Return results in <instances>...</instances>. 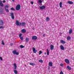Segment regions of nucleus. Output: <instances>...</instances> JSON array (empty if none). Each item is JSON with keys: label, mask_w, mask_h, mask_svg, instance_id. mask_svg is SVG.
I'll return each mask as SVG.
<instances>
[{"label": "nucleus", "mask_w": 74, "mask_h": 74, "mask_svg": "<svg viewBox=\"0 0 74 74\" xmlns=\"http://www.w3.org/2000/svg\"><path fill=\"white\" fill-rule=\"evenodd\" d=\"M38 2H39V3H42V1H41V0H39Z\"/></svg>", "instance_id": "4c0bfd02"}, {"label": "nucleus", "mask_w": 74, "mask_h": 74, "mask_svg": "<svg viewBox=\"0 0 74 74\" xmlns=\"http://www.w3.org/2000/svg\"><path fill=\"white\" fill-rule=\"evenodd\" d=\"M26 25V23L25 22L19 23V26H25Z\"/></svg>", "instance_id": "f257e3e1"}, {"label": "nucleus", "mask_w": 74, "mask_h": 74, "mask_svg": "<svg viewBox=\"0 0 74 74\" xmlns=\"http://www.w3.org/2000/svg\"><path fill=\"white\" fill-rule=\"evenodd\" d=\"M60 66L62 67V66H63V64H60Z\"/></svg>", "instance_id": "ea45409f"}, {"label": "nucleus", "mask_w": 74, "mask_h": 74, "mask_svg": "<svg viewBox=\"0 0 74 74\" xmlns=\"http://www.w3.org/2000/svg\"><path fill=\"white\" fill-rule=\"evenodd\" d=\"M54 67H53V68H54Z\"/></svg>", "instance_id": "6e6d98bb"}, {"label": "nucleus", "mask_w": 74, "mask_h": 74, "mask_svg": "<svg viewBox=\"0 0 74 74\" xmlns=\"http://www.w3.org/2000/svg\"><path fill=\"white\" fill-rule=\"evenodd\" d=\"M67 40H70L71 39V37L70 36H68L67 38Z\"/></svg>", "instance_id": "393cba45"}, {"label": "nucleus", "mask_w": 74, "mask_h": 74, "mask_svg": "<svg viewBox=\"0 0 74 74\" xmlns=\"http://www.w3.org/2000/svg\"><path fill=\"white\" fill-rule=\"evenodd\" d=\"M4 14V12L2 8H0V14Z\"/></svg>", "instance_id": "39448f33"}, {"label": "nucleus", "mask_w": 74, "mask_h": 74, "mask_svg": "<svg viewBox=\"0 0 74 74\" xmlns=\"http://www.w3.org/2000/svg\"><path fill=\"white\" fill-rule=\"evenodd\" d=\"M12 53L14 55H19V53L18 52H16V50L13 51Z\"/></svg>", "instance_id": "7ed1b4c3"}, {"label": "nucleus", "mask_w": 74, "mask_h": 74, "mask_svg": "<svg viewBox=\"0 0 74 74\" xmlns=\"http://www.w3.org/2000/svg\"><path fill=\"white\" fill-rule=\"evenodd\" d=\"M67 68L69 70H71V68L69 66H67Z\"/></svg>", "instance_id": "4be33fe9"}, {"label": "nucleus", "mask_w": 74, "mask_h": 74, "mask_svg": "<svg viewBox=\"0 0 74 74\" xmlns=\"http://www.w3.org/2000/svg\"><path fill=\"white\" fill-rule=\"evenodd\" d=\"M39 62L40 63H42L43 62V60H39Z\"/></svg>", "instance_id": "c85d7f7f"}, {"label": "nucleus", "mask_w": 74, "mask_h": 74, "mask_svg": "<svg viewBox=\"0 0 74 74\" xmlns=\"http://www.w3.org/2000/svg\"><path fill=\"white\" fill-rule=\"evenodd\" d=\"M60 48H61V49L62 50H64V48L63 45H61L60 46Z\"/></svg>", "instance_id": "2eb2a0df"}, {"label": "nucleus", "mask_w": 74, "mask_h": 74, "mask_svg": "<svg viewBox=\"0 0 74 74\" xmlns=\"http://www.w3.org/2000/svg\"><path fill=\"white\" fill-rule=\"evenodd\" d=\"M14 70H16V68H17V66H16V64H14Z\"/></svg>", "instance_id": "6e6552de"}, {"label": "nucleus", "mask_w": 74, "mask_h": 74, "mask_svg": "<svg viewBox=\"0 0 74 74\" xmlns=\"http://www.w3.org/2000/svg\"><path fill=\"white\" fill-rule=\"evenodd\" d=\"M20 47L21 48H23L25 47V46H23V45H21Z\"/></svg>", "instance_id": "cd10ccee"}, {"label": "nucleus", "mask_w": 74, "mask_h": 74, "mask_svg": "<svg viewBox=\"0 0 74 74\" xmlns=\"http://www.w3.org/2000/svg\"><path fill=\"white\" fill-rule=\"evenodd\" d=\"M3 28H4V27L2 26L0 27V29H3Z\"/></svg>", "instance_id": "37998d69"}, {"label": "nucleus", "mask_w": 74, "mask_h": 74, "mask_svg": "<svg viewBox=\"0 0 74 74\" xmlns=\"http://www.w3.org/2000/svg\"><path fill=\"white\" fill-rule=\"evenodd\" d=\"M47 55H49V50H48V49H47Z\"/></svg>", "instance_id": "bb28decb"}, {"label": "nucleus", "mask_w": 74, "mask_h": 74, "mask_svg": "<svg viewBox=\"0 0 74 74\" xmlns=\"http://www.w3.org/2000/svg\"><path fill=\"white\" fill-rule=\"evenodd\" d=\"M57 44L58 45H59V44L58 43H57Z\"/></svg>", "instance_id": "603ef678"}, {"label": "nucleus", "mask_w": 74, "mask_h": 74, "mask_svg": "<svg viewBox=\"0 0 74 74\" xmlns=\"http://www.w3.org/2000/svg\"><path fill=\"white\" fill-rule=\"evenodd\" d=\"M20 38L21 40H23V38L22 36L20 37Z\"/></svg>", "instance_id": "2f4dec72"}, {"label": "nucleus", "mask_w": 74, "mask_h": 74, "mask_svg": "<svg viewBox=\"0 0 74 74\" xmlns=\"http://www.w3.org/2000/svg\"><path fill=\"white\" fill-rule=\"evenodd\" d=\"M0 5L1 7H3L4 6L3 4H2V1H0Z\"/></svg>", "instance_id": "f3484780"}, {"label": "nucleus", "mask_w": 74, "mask_h": 74, "mask_svg": "<svg viewBox=\"0 0 74 74\" xmlns=\"http://www.w3.org/2000/svg\"><path fill=\"white\" fill-rule=\"evenodd\" d=\"M65 61L67 64H69V63H70V61H69L68 59H65Z\"/></svg>", "instance_id": "0eeeda50"}, {"label": "nucleus", "mask_w": 74, "mask_h": 74, "mask_svg": "<svg viewBox=\"0 0 74 74\" xmlns=\"http://www.w3.org/2000/svg\"><path fill=\"white\" fill-rule=\"evenodd\" d=\"M5 9V10L7 12H9V10H8V9Z\"/></svg>", "instance_id": "7c9ffc66"}, {"label": "nucleus", "mask_w": 74, "mask_h": 74, "mask_svg": "<svg viewBox=\"0 0 74 74\" xmlns=\"http://www.w3.org/2000/svg\"><path fill=\"white\" fill-rule=\"evenodd\" d=\"M46 21H49V18L48 17L46 18Z\"/></svg>", "instance_id": "c756f323"}, {"label": "nucleus", "mask_w": 74, "mask_h": 74, "mask_svg": "<svg viewBox=\"0 0 74 74\" xmlns=\"http://www.w3.org/2000/svg\"><path fill=\"white\" fill-rule=\"evenodd\" d=\"M60 41L61 43H62V44H64L66 43V42L62 40H61Z\"/></svg>", "instance_id": "4468645a"}, {"label": "nucleus", "mask_w": 74, "mask_h": 74, "mask_svg": "<svg viewBox=\"0 0 74 74\" xmlns=\"http://www.w3.org/2000/svg\"><path fill=\"white\" fill-rule=\"evenodd\" d=\"M29 38H26L25 39V41L26 42H27L28 41H29Z\"/></svg>", "instance_id": "a211bd4d"}, {"label": "nucleus", "mask_w": 74, "mask_h": 74, "mask_svg": "<svg viewBox=\"0 0 74 74\" xmlns=\"http://www.w3.org/2000/svg\"><path fill=\"white\" fill-rule=\"evenodd\" d=\"M60 74H63V72L62 71H61L60 73Z\"/></svg>", "instance_id": "79ce46f5"}, {"label": "nucleus", "mask_w": 74, "mask_h": 74, "mask_svg": "<svg viewBox=\"0 0 74 74\" xmlns=\"http://www.w3.org/2000/svg\"><path fill=\"white\" fill-rule=\"evenodd\" d=\"M16 24L17 26H19V22L18 21L16 20Z\"/></svg>", "instance_id": "6ab92c4d"}, {"label": "nucleus", "mask_w": 74, "mask_h": 74, "mask_svg": "<svg viewBox=\"0 0 74 74\" xmlns=\"http://www.w3.org/2000/svg\"><path fill=\"white\" fill-rule=\"evenodd\" d=\"M32 40H36L37 39V37L36 36H34L32 37Z\"/></svg>", "instance_id": "423d86ee"}, {"label": "nucleus", "mask_w": 74, "mask_h": 74, "mask_svg": "<svg viewBox=\"0 0 74 74\" xmlns=\"http://www.w3.org/2000/svg\"><path fill=\"white\" fill-rule=\"evenodd\" d=\"M3 23H4L3 21L2 20H0V25H3Z\"/></svg>", "instance_id": "9d476101"}, {"label": "nucleus", "mask_w": 74, "mask_h": 74, "mask_svg": "<svg viewBox=\"0 0 74 74\" xmlns=\"http://www.w3.org/2000/svg\"><path fill=\"white\" fill-rule=\"evenodd\" d=\"M42 57H43V58H44V56H42Z\"/></svg>", "instance_id": "5fc2aeb1"}, {"label": "nucleus", "mask_w": 74, "mask_h": 74, "mask_svg": "<svg viewBox=\"0 0 74 74\" xmlns=\"http://www.w3.org/2000/svg\"><path fill=\"white\" fill-rule=\"evenodd\" d=\"M42 1H44V0H42Z\"/></svg>", "instance_id": "864d4df0"}, {"label": "nucleus", "mask_w": 74, "mask_h": 74, "mask_svg": "<svg viewBox=\"0 0 74 74\" xmlns=\"http://www.w3.org/2000/svg\"><path fill=\"white\" fill-rule=\"evenodd\" d=\"M1 44H2V45H5L3 40L2 41Z\"/></svg>", "instance_id": "473e14b6"}, {"label": "nucleus", "mask_w": 74, "mask_h": 74, "mask_svg": "<svg viewBox=\"0 0 74 74\" xmlns=\"http://www.w3.org/2000/svg\"><path fill=\"white\" fill-rule=\"evenodd\" d=\"M47 53H46V52H45V54H46Z\"/></svg>", "instance_id": "3c124183"}, {"label": "nucleus", "mask_w": 74, "mask_h": 74, "mask_svg": "<svg viewBox=\"0 0 74 74\" xmlns=\"http://www.w3.org/2000/svg\"><path fill=\"white\" fill-rule=\"evenodd\" d=\"M53 48H54V46L53 45H50V49L51 50H53Z\"/></svg>", "instance_id": "1a4fd4ad"}, {"label": "nucleus", "mask_w": 74, "mask_h": 74, "mask_svg": "<svg viewBox=\"0 0 74 74\" xmlns=\"http://www.w3.org/2000/svg\"><path fill=\"white\" fill-rule=\"evenodd\" d=\"M22 36V34H20L19 35V36L20 37H21V36Z\"/></svg>", "instance_id": "e433bc0d"}, {"label": "nucleus", "mask_w": 74, "mask_h": 74, "mask_svg": "<svg viewBox=\"0 0 74 74\" xmlns=\"http://www.w3.org/2000/svg\"><path fill=\"white\" fill-rule=\"evenodd\" d=\"M34 3V2H33V1H32L31 2V4H33Z\"/></svg>", "instance_id": "c03bdc74"}, {"label": "nucleus", "mask_w": 74, "mask_h": 74, "mask_svg": "<svg viewBox=\"0 0 74 74\" xmlns=\"http://www.w3.org/2000/svg\"><path fill=\"white\" fill-rule=\"evenodd\" d=\"M13 45V43H10V45L12 46Z\"/></svg>", "instance_id": "de8ad7c7"}, {"label": "nucleus", "mask_w": 74, "mask_h": 74, "mask_svg": "<svg viewBox=\"0 0 74 74\" xmlns=\"http://www.w3.org/2000/svg\"><path fill=\"white\" fill-rule=\"evenodd\" d=\"M3 2L4 3H5V0H3Z\"/></svg>", "instance_id": "49530a36"}, {"label": "nucleus", "mask_w": 74, "mask_h": 74, "mask_svg": "<svg viewBox=\"0 0 74 74\" xmlns=\"http://www.w3.org/2000/svg\"><path fill=\"white\" fill-rule=\"evenodd\" d=\"M22 33H26V30L25 29H23L21 30Z\"/></svg>", "instance_id": "f8f14e48"}, {"label": "nucleus", "mask_w": 74, "mask_h": 74, "mask_svg": "<svg viewBox=\"0 0 74 74\" xmlns=\"http://www.w3.org/2000/svg\"><path fill=\"white\" fill-rule=\"evenodd\" d=\"M50 66H49V68L48 69H50Z\"/></svg>", "instance_id": "8fccbe9b"}, {"label": "nucleus", "mask_w": 74, "mask_h": 74, "mask_svg": "<svg viewBox=\"0 0 74 74\" xmlns=\"http://www.w3.org/2000/svg\"><path fill=\"white\" fill-rule=\"evenodd\" d=\"M20 8H21V5L19 4V10H20Z\"/></svg>", "instance_id": "a19ab883"}, {"label": "nucleus", "mask_w": 74, "mask_h": 74, "mask_svg": "<svg viewBox=\"0 0 74 74\" xmlns=\"http://www.w3.org/2000/svg\"><path fill=\"white\" fill-rule=\"evenodd\" d=\"M45 34H43V37H45Z\"/></svg>", "instance_id": "a18cd8bd"}, {"label": "nucleus", "mask_w": 74, "mask_h": 74, "mask_svg": "<svg viewBox=\"0 0 74 74\" xmlns=\"http://www.w3.org/2000/svg\"><path fill=\"white\" fill-rule=\"evenodd\" d=\"M49 66H51V67H52L53 66L52 64V62H50L49 63Z\"/></svg>", "instance_id": "dca6fc26"}, {"label": "nucleus", "mask_w": 74, "mask_h": 74, "mask_svg": "<svg viewBox=\"0 0 74 74\" xmlns=\"http://www.w3.org/2000/svg\"><path fill=\"white\" fill-rule=\"evenodd\" d=\"M0 59L1 61H2L3 60V58H2V57H0Z\"/></svg>", "instance_id": "58836bf2"}, {"label": "nucleus", "mask_w": 74, "mask_h": 74, "mask_svg": "<svg viewBox=\"0 0 74 74\" xmlns=\"http://www.w3.org/2000/svg\"><path fill=\"white\" fill-rule=\"evenodd\" d=\"M16 9L17 10H19V4H18L16 6Z\"/></svg>", "instance_id": "ddd939ff"}, {"label": "nucleus", "mask_w": 74, "mask_h": 74, "mask_svg": "<svg viewBox=\"0 0 74 74\" xmlns=\"http://www.w3.org/2000/svg\"><path fill=\"white\" fill-rule=\"evenodd\" d=\"M10 10H13V11H15V9H14V8H11L10 9Z\"/></svg>", "instance_id": "f704fd0d"}, {"label": "nucleus", "mask_w": 74, "mask_h": 74, "mask_svg": "<svg viewBox=\"0 0 74 74\" xmlns=\"http://www.w3.org/2000/svg\"><path fill=\"white\" fill-rule=\"evenodd\" d=\"M60 8H61L62 7V2H61L60 3Z\"/></svg>", "instance_id": "b1692460"}, {"label": "nucleus", "mask_w": 74, "mask_h": 74, "mask_svg": "<svg viewBox=\"0 0 74 74\" xmlns=\"http://www.w3.org/2000/svg\"><path fill=\"white\" fill-rule=\"evenodd\" d=\"M29 64H30V65H31V66H34V64L33 63H30Z\"/></svg>", "instance_id": "72a5a7b5"}, {"label": "nucleus", "mask_w": 74, "mask_h": 74, "mask_svg": "<svg viewBox=\"0 0 74 74\" xmlns=\"http://www.w3.org/2000/svg\"><path fill=\"white\" fill-rule=\"evenodd\" d=\"M9 7L8 5H5V7L4 8L5 9H7V8H8Z\"/></svg>", "instance_id": "5701e85b"}, {"label": "nucleus", "mask_w": 74, "mask_h": 74, "mask_svg": "<svg viewBox=\"0 0 74 74\" xmlns=\"http://www.w3.org/2000/svg\"><path fill=\"white\" fill-rule=\"evenodd\" d=\"M32 49L34 53H37V50H36V49L34 47H33Z\"/></svg>", "instance_id": "20e7f679"}, {"label": "nucleus", "mask_w": 74, "mask_h": 74, "mask_svg": "<svg viewBox=\"0 0 74 74\" xmlns=\"http://www.w3.org/2000/svg\"><path fill=\"white\" fill-rule=\"evenodd\" d=\"M68 3L70 4H73V2L71 1H68Z\"/></svg>", "instance_id": "412c9836"}, {"label": "nucleus", "mask_w": 74, "mask_h": 74, "mask_svg": "<svg viewBox=\"0 0 74 74\" xmlns=\"http://www.w3.org/2000/svg\"><path fill=\"white\" fill-rule=\"evenodd\" d=\"M14 72L15 74H18V72H17V71L16 70H14Z\"/></svg>", "instance_id": "a878e982"}, {"label": "nucleus", "mask_w": 74, "mask_h": 74, "mask_svg": "<svg viewBox=\"0 0 74 74\" xmlns=\"http://www.w3.org/2000/svg\"><path fill=\"white\" fill-rule=\"evenodd\" d=\"M10 16H11L12 19H14V13H11L10 14Z\"/></svg>", "instance_id": "f03ea898"}, {"label": "nucleus", "mask_w": 74, "mask_h": 74, "mask_svg": "<svg viewBox=\"0 0 74 74\" xmlns=\"http://www.w3.org/2000/svg\"><path fill=\"white\" fill-rule=\"evenodd\" d=\"M12 1L13 2H14V0H12Z\"/></svg>", "instance_id": "09e8293b"}, {"label": "nucleus", "mask_w": 74, "mask_h": 74, "mask_svg": "<svg viewBox=\"0 0 74 74\" xmlns=\"http://www.w3.org/2000/svg\"><path fill=\"white\" fill-rule=\"evenodd\" d=\"M72 32H73V30H72V29H70L69 30V34H71V33H72Z\"/></svg>", "instance_id": "aec40b11"}, {"label": "nucleus", "mask_w": 74, "mask_h": 74, "mask_svg": "<svg viewBox=\"0 0 74 74\" xmlns=\"http://www.w3.org/2000/svg\"><path fill=\"white\" fill-rule=\"evenodd\" d=\"M42 51H39V55H40V54H41V53H42Z\"/></svg>", "instance_id": "c9c22d12"}, {"label": "nucleus", "mask_w": 74, "mask_h": 74, "mask_svg": "<svg viewBox=\"0 0 74 74\" xmlns=\"http://www.w3.org/2000/svg\"><path fill=\"white\" fill-rule=\"evenodd\" d=\"M40 8L41 10H42L43 9H44V8H45V6L43 5L42 6L40 7Z\"/></svg>", "instance_id": "9b49d317"}]
</instances>
